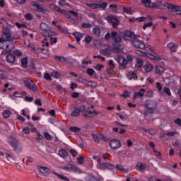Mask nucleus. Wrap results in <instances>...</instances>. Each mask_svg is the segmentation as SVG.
Here are the masks:
<instances>
[{
  "mask_svg": "<svg viewBox=\"0 0 181 181\" xmlns=\"http://www.w3.org/2000/svg\"><path fill=\"white\" fill-rule=\"evenodd\" d=\"M108 66H109V67L114 69L115 67V64L114 63V60L110 59L108 61Z\"/></svg>",
  "mask_w": 181,
  "mask_h": 181,
  "instance_id": "nucleus-59",
  "label": "nucleus"
},
{
  "mask_svg": "<svg viewBox=\"0 0 181 181\" xmlns=\"http://www.w3.org/2000/svg\"><path fill=\"white\" fill-rule=\"evenodd\" d=\"M116 169H117V170H120V172H127V170L124 169V168H122V165L119 164L116 165Z\"/></svg>",
  "mask_w": 181,
  "mask_h": 181,
  "instance_id": "nucleus-52",
  "label": "nucleus"
},
{
  "mask_svg": "<svg viewBox=\"0 0 181 181\" xmlns=\"http://www.w3.org/2000/svg\"><path fill=\"white\" fill-rule=\"evenodd\" d=\"M39 171L41 173H49V172H50V169H49V168L47 167L41 166V167H39Z\"/></svg>",
  "mask_w": 181,
  "mask_h": 181,
  "instance_id": "nucleus-33",
  "label": "nucleus"
},
{
  "mask_svg": "<svg viewBox=\"0 0 181 181\" xmlns=\"http://www.w3.org/2000/svg\"><path fill=\"white\" fill-rule=\"evenodd\" d=\"M86 112V106L81 105L79 107H75L74 110L71 112V117H78L80 115V112Z\"/></svg>",
  "mask_w": 181,
  "mask_h": 181,
  "instance_id": "nucleus-11",
  "label": "nucleus"
},
{
  "mask_svg": "<svg viewBox=\"0 0 181 181\" xmlns=\"http://www.w3.org/2000/svg\"><path fill=\"white\" fill-rule=\"evenodd\" d=\"M59 155L60 156V158H67V156H69V153H67V151L64 149H61L59 151Z\"/></svg>",
  "mask_w": 181,
  "mask_h": 181,
  "instance_id": "nucleus-30",
  "label": "nucleus"
},
{
  "mask_svg": "<svg viewBox=\"0 0 181 181\" xmlns=\"http://www.w3.org/2000/svg\"><path fill=\"white\" fill-rule=\"evenodd\" d=\"M91 40H93V38L91 37V36H90V35H86V36L85 37L84 42H85V43H86V45L90 44V42H91Z\"/></svg>",
  "mask_w": 181,
  "mask_h": 181,
  "instance_id": "nucleus-45",
  "label": "nucleus"
},
{
  "mask_svg": "<svg viewBox=\"0 0 181 181\" xmlns=\"http://www.w3.org/2000/svg\"><path fill=\"white\" fill-rule=\"evenodd\" d=\"M23 82L25 83L26 87H28V90H30L31 91H37V86H36V85L32 83V81L25 78L23 79Z\"/></svg>",
  "mask_w": 181,
  "mask_h": 181,
  "instance_id": "nucleus-12",
  "label": "nucleus"
},
{
  "mask_svg": "<svg viewBox=\"0 0 181 181\" xmlns=\"http://www.w3.org/2000/svg\"><path fill=\"white\" fill-rule=\"evenodd\" d=\"M156 88H157L158 92L160 95H163V94H166L168 97L172 95V92H170V89L169 88L164 87L162 90V84H160V82L156 83Z\"/></svg>",
  "mask_w": 181,
  "mask_h": 181,
  "instance_id": "nucleus-3",
  "label": "nucleus"
},
{
  "mask_svg": "<svg viewBox=\"0 0 181 181\" xmlns=\"http://www.w3.org/2000/svg\"><path fill=\"white\" fill-rule=\"evenodd\" d=\"M30 6H33L34 8H35L37 12H41L42 13H45L46 15L49 13V11L42 8V6L39 5V4L36 2L31 3Z\"/></svg>",
  "mask_w": 181,
  "mask_h": 181,
  "instance_id": "nucleus-18",
  "label": "nucleus"
},
{
  "mask_svg": "<svg viewBox=\"0 0 181 181\" xmlns=\"http://www.w3.org/2000/svg\"><path fill=\"white\" fill-rule=\"evenodd\" d=\"M107 21L112 23L113 28H117L119 23V21L115 16H109L107 17Z\"/></svg>",
  "mask_w": 181,
  "mask_h": 181,
  "instance_id": "nucleus-19",
  "label": "nucleus"
},
{
  "mask_svg": "<svg viewBox=\"0 0 181 181\" xmlns=\"http://www.w3.org/2000/svg\"><path fill=\"white\" fill-rule=\"evenodd\" d=\"M163 6L169 9V11H171V12H175L176 15H181V6H175L169 3H165Z\"/></svg>",
  "mask_w": 181,
  "mask_h": 181,
  "instance_id": "nucleus-6",
  "label": "nucleus"
},
{
  "mask_svg": "<svg viewBox=\"0 0 181 181\" xmlns=\"http://www.w3.org/2000/svg\"><path fill=\"white\" fill-rule=\"evenodd\" d=\"M167 47L169 48L170 52H176V50H177V45L173 42L167 44Z\"/></svg>",
  "mask_w": 181,
  "mask_h": 181,
  "instance_id": "nucleus-23",
  "label": "nucleus"
},
{
  "mask_svg": "<svg viewBox=\"0 0 181 181\" xmlns=\"http://www.w3.org/2000/svg\"><path fill=\"white\" fill-rule=\"evenodd\" d=\"M88 8L90 9H99V4H86Z\"/></svg>",
  "mask_w": 181,
  "mask_h": 181,
  "instance_id": "nucleus-38",
  "label": "nucleus"
},
{
  "mask_svg": "<svg viewBox=\"0 0 181 181\" xmlns=\"http://www.w3.org/2000/svg\"><path fill=\"white\" fill-rule=\"evenodd\" d=\"M13 53L16 54V56H22L23 54L22 51L19 49L14 50Z\"/></svg>",
  "mask_w": 181,
  "mask_h": 181,
  "instance_id": "nucleus-63",
  "label": "nucleus"
},
{
  "mask_svg": "<svg viewBox=\"0 0 181 181\" xmlns=\"http://www.w3.org/2000/svg\"><path fill=\"white\" fill-rule=\"evenodd\" d=\"M7 77L6 72L0 69V78H6Z\"/></svg>",
  "mask_w": 181,
  "mask_h": 181,
  "instance_id": "nucleus-48",
  "label": "nucleus"
},
{
  "mask_svg": "<svg viewBox=\"0 0 181 181\" xmlns=\"http://www.w3.org/2000/svg\"><path fill=\"white\" fill-rule=\"evenodd\" d=\"M145 95V93H142V92H134L133 95V100H135L136 98H142Z\"/></svg>",
  "mask_w": 181,
  "mask_h": 181,
  "instance_id": "nucleus-32",
  "label": "nucleus"
},
{
  "mask_svg": "<svg viewBox=\"0 0 181 181\" xmlns=\"http://www.w3.org/2000/svg\"><path fill=\"white\" fill-rule=\"evenodd\" d=\"M103 177H98L95 178V177L94 176H92L90 180V181H103Z\"/></svg>",
  "mask_w": 181,
  "mask_h": 181,
  "instance_id": "nucleus-57",
  "label": "nucleus"
},
{
  "mask_svg": "<svg viewBox=\"0 0 181 181\" xmlns=\"http://www.w3.org/2000/svg\"><path fill=\"white\" fill-rule=\"evenodd\" d=\"M86 112L90 114V115H97V111L94 109H86Z\"/></svg>",
  "mask_w": 181,
  "mask_h": 181,
  "instance_id": "nucleus-43",
  "label": "nucleus"
},
{
  "mask_svg": "<svg viewBox=\"0 0 181 181\" xmlns=\"http://www.w3.org/2000/svg\"><path fill=\"white\" fill-rule=\"evenodd\" d=\"M50 9H52L53 11H56L57 12H59V13H64L66 18L67 19H70V21H73L74 22V18H71V16L70 15V13L64 11L63 10L60 9V8L57 7V6L54 4L49 5Z\"/></svg>",
  "mask_w": 181,
  "mask_h": 181,
  "instance_id": "nucleus-8",
  "label": "nucleus"
},
{
  "mask_svg": "<svg viewBox=\"0 0 181 181\" xmlns=\"http://www.w3.org/2000/svg\"><path fill=\"white\" fill-rule=\"evenodd\" d=\"M136 54L139 56H143L144 57H148V59H151L152 60H160V56L159 54H156V55H153L149 52H142L141 50H136Z\"/></svg>",
  "mask_w": 181,
  "mask_h": 181,
  "instance_id": "nucleus-4",
  "label": "nucleus"
},
{
  "mask_svg": "<svg viewBox=\"0 0 181 181\" xmlns=\"http://www.w3.org/2000/svg\"><path fill=\"white\" fill-rule=\"evenodd\" d=\"M19 37H11V35L8 33H3L1 37L0 38V49L6 50V52H11L9 49V45L11 44V40H16Z\"/></svg>",
  "mask_w": 181,
  "mask_h": 181,
  "instance_id": "nucleus-1",
  "label": "nucleus"
},
{
  "mask_svg": "<svg viewBox=\"0 0 181 181\" xmlns=\"http://www.w3.org/2000/svg\"><path fill=\"white\" fill-rule=\"evenodd\" d=\"M144 66V61L141 58H137L136 66H137L139 69H141Z\"/></svg>",
  "mask_w": 181,
  "mask_h": 181,
  "instance_id": "nucleus-35",
  "label": "nucleus"
},
{
  "mask_svg": "<svg viewBox=\"0 0 181 181\" xmlns=\"http://www.w3.org/2000/svg\"><path fill=\"white\" fill-rule=\"evenodd\" d=\"M136 37V35H135V33L128 30H125L123 34V39H124V40H129V39H135Z\"/></svg>",
  "mask_w": 181,
  "mask_h": 181,
  "instance_id": "nucleus-16",
  "label": "nucleus"
},
{
  "mask_svg": "<svg viewBox=\"0 0 181 181\" xmlns=\"http://www.w3.org/2000/svg\"><path fill=\"white\" fill-rule=\"evenodd\" d=\"M141 2L147 8H158V6L162 5L161 3H152L151 0H141Z\"/></svg>",
  "mask_w": 181,
  "mask_h": 181,
  "instance_id": "nucleus-9",
  "label": "nucleus"
},
{
  "mask_svg": "<svg viewBox=\"0 0 181 181\" xmlns=\"http://www.w3.org/2000/svg\"><path fill=\"white\" fill-rule=\"evenodd\" d=\"M11 146L13 148L15 152H18V153L22 152V149H23L22 144L18 140L13 139L11 144Z\"/></svg>",
  "mask_w": 181,
  "mask_h": 181,
  "instance_id": "nucleus-13",
  "label": "nucleus"
},
{
  "mask_svg": "<svg viewBox=\"0 0 181 181\" xmlns=\"http://www.w3.org/2000/svg\"><path fill=\"white\" fill-rule=\"evenodd\" d=\"M144 69L146 71V73H151L152 70H153V66H152V64L151 62H146Z\"/></svg>",
  "mask_w": 181,
  "mask_h": 181,
  "instance_id": "nucleus-21",
  "label": "nucleus"
},
{
  "mask_svg": "<svg viewBox=\"0 0 181 181\" xmlns=\"http://www.w3.org/2000/svg\"><path fill=\"white\" fill-rule=\"evenodd\" d=\"M2 114H3L4 118L6 119V118H9V117H11V115L12 113L9 110H4Z\"/></svg>",
  "mask_w": 181,
  "mask_h": 181,
  "instance_id": "nucleus-39",
  "label": "nucleus"
},
{
  "mask_svg": "<svg viewBox=\"0 0 181 181\" xmlns=\"http://www.w3.org/2000/svg\"><path fill=\"white\" fill-rule=\"evenodd\" d=\"M175 124H176V125H178V127H181V119L180 118H177L174 120Z\"/></svg>",
  "mask_w": 181,
  "mask_h": 181,
  "instance_id": "nucleus-64",
  "label": "nucleus"
},
{
  "mask_svg": "<svg viewBox=\"0 0 181 181\" xmlns=\"http://www.w3.org/2000/svg\"><path fill=\"white\" fill-rule=\"evenodd\" d=\"M116 62H117V63H119V70H124V69H127V66L128 64V60H127V58H125L122 55H119L116 58Z\"/></svg>",
  "mask_w": 181,
  "mask_h": 181,
  "instance_id": "nucleus-5",
  "label": "nucleus"
},
{
  "mask_svg": "<svg viewBox=\"0 0 181 181\" xmlns=\"http://www.w3.org/2000/svg\"><path fill=\"white\" fill-rule=\"evenodd\" d=\"M129 95H131V93H129V91L124 90V93L122 95V97H123V98H128V97H129Z\"/></svg>",
  "mask_w": 181,
  "mask_h": 181,
  "instance_id": "nucleus-49",
  "label": "nucleus"
},
{
  "mask_svg": "<svg viewBox=\"0 0 181 181\" xmlns=\"http://www.w3.org/2000/svg\"><path fill=\"white\" fill-rule=\"evenodd\" d=\"M146 97H148V98H153V91L148 90L146 93Z\"/></svg>",
  "mask_w": 181,
  "mask_h": 181,
  "instance_id": "nucleus-53",
  "label": "nucleus"
},
{
  "mask_svg": "<svg viewBox=\"0 0 181 181\" xmlns=\"http://www.w3.org/2000/svg\"><path fill=\"white\" fill-rule=\"evenodd\" d=\"M62 169L64 170H66V172H70L74 173H80L81 172V170H80V168H77V166L73 164H66V165L62 167Z\"/></svg>",
  "mask_w": 181,
  "mask_h": 181,
  "instance_id": "nucleus-7",
  "label": "nucleus"
},
{
  "mask_svg": "<svg viewBox=\"0 0 181 181\" xmlns=\"http://www.w3.org/2000/svg\"><path fill=\"white\" fill-rule=\"evenodd\" d=\"M55 59L58 60V62H61L62 63H66L67 62V59L64 57L56 56Z\"/></svg>",
  "mask_w": 181,
  "mask_h": 181,
  "instance_id": "nucleus-40",
  "label": "nucleus"
},
{
  "mask_svg": "<svg viewBox=\"0 0 181 181\" xmlns=\"http://www.w3.org/2000/svg\"><path fill=\"white\" fill-rule=\"evenodd\" d=\"M21 64H22V66H23V67H26V66H28V59L23 58L21 59Z\"/></svg>",
  "mask_w": 181,
  "mask_h": 181,
  "instance_id": "nucleus-54",
  "label": "nucleus"
},
{
  "mask_svg": "<svg viewBox=\"0 0 181 181\" xmlns=\"http://www.w3.org/2000/svg\"><path fill=\"white\" fill-rule=\"evenodd\" d=\"M164 72H165V68L163 66H157L156 67V74H159L160 76V75L163 74Z\"/></svg>",
  "mask_w": 181,
  "mask_h": 181,
  "instance_id": "nucleus-26",
  "label": "nucleus"
},
{
  "mask_svg": "<svg viewBox=\"0 0 181 181\" xmlns=\"http://www.w3.org/2000/svg\"><path fill=\"white\" fill-rule=\"evenodd\" d=\"M53 173H54V175H55V176H57V177H59V179H61L62 180L70 181L69 177L63 175L62 174H59V173H56V172H53Z\"/></svg>",
  "mask_w": 181,
  "mask_h": 181,
  "instance_id": "nucleus-27",
  "label": "nucleus"
},
{
  "mask_svg": "<svg viewBox=\"0 0 181 181\" xmlns=\"http://www.w3.org/2000/svg\"><path fill=\"white\" fill-rule=\"evenodd\" d=\"M44 136L47 139V141H52V135H50V134L48 132H45Z\"/></svg>",
  "mask_w": 181,
  "mask_h": 181,
  "instance_id": "nucleus-56",
  "label": "nucleus"
},
{
  "mask_svg": "<svg viewBox=\"0 0 181 181\" xmlns=\"http://www.w3.org/2000/svg\"><path fill=\"white\" fill-rule=\"evenodd\" d=\"M44 78H45V80H52V76L50 74H49L48 73H45Z\"/></svg>",
  "mask_w": 181,
  "mask_h": 181,
  "instance_id": "nucleus-62",
  "label": "nucleus"
},
{
  "mask_svg": "<svg viewBox=\"0 0 181 181\" xmlns=\"http://www.w3.org/2000/svg\"><path fill=\"white\" fill-rule=\"evenodd\" d=\"M151 26H153V28H155V25H153V23H152V21H150L148 23H146L144 25H143V29L144 30H145L146 29V28H151Z\"/></svg>",
  "mask_w": 181,
  "mask_h": 181,
  "instance_id": "nucleus-42",
  "label": "nucleus"
},
{
  "mask_svg": "<svg viewBox=\"0 0 181 181\" xmlns=\"http://www.w3.org/2000/svg\"><path fill=\"white\" fill-rule=\"evenodd\" d=\"M127 77L129 80H135L136 78V74L132 71L129 72Z\"/></svg>",
  "mask_w": 181,
  "mask_h": 181,
  "instance_id": "nucleus-37",
  "label": "nucleus"
},
{
  "mask_svg": "<svg viewBox=\"0 0 181 181\" xmlns=\"http://www.w3.org/2000/svg\"><path fill=\"white\" fill-rule=\"evenodd\" d=\"M12 100H16V98H22V94L18 92H14L13 95L11 96Z\"/></svg>",
  "mask_w": 181,
  "mask_h": 181,
  "instance_id": "nucleus-41",
  "label": "nucleus"
},
{
  "mask_svg": "<svg viewBox=\"0 0 181 181\" xmlns=\"http://www.w3.org/2000/svg\"><path fill=\"white\" fill-rule=\"evenodd\" d=\"M5 158L6 159H7V160H8V162H12V160H15V158L9 154H6Z\"/></svg>",
  "mask_w": 181,
  "mask_h": 181,
  "instance_id": "nucleus-51",
  "label": "nucleus"
},
{
  "mask_svg": "<svg viewBox=\"0 0 181 181\" xmlns=\"http://www.w3.org/2000/svg\"><path fill=\"white\" fill-rule=\"evenodd\" d=\"M74 36L76 40V42H80L82 38L84 37V33H78V32H75L74 33Z\"/></svg>",
  "mask_w": 181,
  "mask_h": 181,
  "instance_id": "nucleus-24",
  "label": "nucleus"
},
{
  "mask_svg": "<svg viewBox=\"0 0 181 181\" xmlns=\"http://www.w3.org/2000/svg\"><path fill=\"white\" fill-rule=\"evenodd\" d=\"M165 135H168V136H179V133H177V132H170L166 133Z\"/></svg>",
  "mask_w": 181,
  "mask_h": 181,
  "instance_id": "nucleus-46",
  "label": "nucleus"
},
{
  "mask_svg": "<svg viewBox=\"0 0 181 181\" xmlns=\"http://www.w3.org/2000/svg\"><path fill=\"white\" fill-rule=\"evenodd\" d=\"M51 75L52 77H54V78H59V77H60V74L56 71H53L51 73Z\"/></svg>",
  "mask_w": 181,
  "mask_h": 181,
  "instance_id": "nucleus-47",
  "label": "nucleus"
},
{
  "mask_svg": "<svg viewBox=\"0 0 181 181\" xmlns=\"http://www.w3.org/2000/svg\"><path fill=\"white\" fill-rule=\"evenodd\" d=\"M93 33L95 35V36H100L101 34V30L98 27H95L93 28Z\"/></svg>",
  "mask_w": 181,
  "mask_h": 181,
  "instance_id": "nucleus-34",
  "label": "nucleus"
},
{
  "mask_svg": "<svg viewBox=\"0 0 181 181\" xmlns=\"http://www.w3.org/2000/svg\"><path fill=\"white\" fill-rule=\"evenodd\" d=\"M109 146L111 148V149L115 151V149L121 148V141H119V140L117 139H113L109 143Z\"/></svg>",
  "mask_w": 181,
  "mask_h": 181,
  "instance_id": "nucleus-17",
  "label": "nucleus"
},
{
  "mask_svg": "<svg viewBox=\"0 0 181 181\" xmlns=\"http://www.w3.org/2000/svg\"><path fill=\"white\" fill-rule=\"evenodd\" d=\"M173 145L175 146V148H180V141L176 140L175 141L173 142Z\"/></svg>",
  "mask_w": 181,
  "mask_h": 181,
  "instance_id": "nucleus-55",
  "label": "nucleus"
},
{
  "mask_svg": "<svg viewBox=\"0 0 181 181\" xmlns=\"http://www.w3.org/2000/svg\"><path fill=\"white\" fill-rule=\"evenodd\" d=\"M6 60L8 63H13V62L16 60V57L13 54H8L6 57Z\"/></svg>",
  "mask_w": 181,
  "mask_h": 181,
  "instance_id": "nucleus-31",
  "label": "nucleus"
},
{
  "mask_svg": "<svg viewBox=\"0 0 181 181\" xmlns=\"http://www.w3.org/2000/svg\"><path fill=\"white\" fill-rule=\"evenodd\" d=\"M70 131L71 132H74L75 134H76L77 132H80V129H78V127H70Z\"/></svg>",
  "mask_w": 181,
  "mask_h": 181,
  "instance_id": "nucleus-50",
  "label": "nucleus"
},
{
  "mask_svg": "<svg viewBox=\"0 0 181 181\" xmlns=\"http://www.w3.org/2000/svg\"><path fill=\"white\" fill-rule=\"evenodd\" d=\"M132 46H134V47H136V49H145L146 46H145V43H144V42L141 41V40H134L132 42Z\"/></svg>",
  "mask_w": 181,
  "mask_h": 181,
  "instance_id": "nucleus-14",
  "label": "nucleus"
},
{
  "mask_svg": "<svg viewBox=\"0 0 181 181\" xmlns=\"http://www.w3.org/2000/svg\"><path fill=\"white\" fill-rule=\"evenodd\" d=\"M111 53H112V47L109 45H105V49L100 50V54L107 57L111 56Z\"/></svg>",
  "mask_w": 181,
  "mask_h": 181,
  "instance_id": "nucleus-15",
  "label": "nucleus"
},
{
  "mask_svg": "<svg viewBox=\"0 0 181 181\" xmlns=\"http://www.w3.org/2000/svg\"><path fill=\"white\" fill-rule=\"evenodd\" d=\"M165 77L170 81L169 84H170V83H175V79L173 78V74H172V72H170V74L165 73Z\"/></svg>",
  "mask_w": 181,
  "mask_h": 181,
  "instance_id": "nucleus-29",
  "label": "nucleus"
},
{
  "mask_svg": "<svg viewBox=\"0 0 181 181\" xmlns=\"http://www.w3.org/2000/svg\"><path fill=\"white\" fill-rule=\"evenodd\" d=\"M97 168L101 170H105V169H114V165L110 163H101V161L97 164Z\"/></svg>",
  "mask_w": 181,
  "mask_h": 181,
  "instance_id": "nucleus-10",
  "label": "nucleus"
},
{
  "mask_svg": "<svg viewBox=\"0 0 181 181\" xmlns=\"http://www.w3.org/2000/svg\"><path fill=\"white\" fill-rule=\"evenodd\" d=\"M40 29L42 30V35L45 36V37H50V36H53L54 33L50 29V27L46 23H41L40 25Z\"/></svg>",
  "mask_w": 181,
  "mask_h": 181,
  "instance_id": "nucleus-2",
  "label": "nucleus"
},
{
  "mask_svg": "<svg viewBox=\"0 0 181 181\" xmlns=\"http://www.w3.org/2000/svg\"><path fill=\"white\" fill-rule=\"evenodd\" d=\"M146 105L148 107V108H150V110H155V107H156V103L153 100H146Z\"/></svg>",
  "mask_w": 181,
  "mask_h": 181,
  "instance_id": "nucleus-22",
  "label": "nucleus"
},
{
  "mask_svg": "<svg viewBox=\"0 0 181 181\" xmlns=\"http://www.w3.org/2000/svg\"><path fill=\"white\" fill-rule=\"evenodd\" d=\"M107 6H108L107 3H102L99 4V8H101V9H105V8H107Z\"/></svg>",
  "mask_w": 181,
  "mask_h": 181,
  "instance_id": "nucleus-61",
  "label": "nucleus"
},
{
  "mask_svg": "<svg viewBox=\"0 0 181 181\" xmlns=\"http://www.w3.org/2000/svg\"><path fill=\"white\" fill-rule=\"evenodd\" d=\"M146 49L147 52H151V53L153 54V56H156V54H158V53H156V52L155 51V48L151 45H148L146 47Z\"/></svg>",
  "mask_w": 181,
  "mask_h": 181,
  "instance_id": "nucleus-28",
  "label": "nucleus"
},
{
  "mask_svg": "<svg viewBox=\"0 0 181 181\" xmlns=\"http://www.w3.org/2000/svg\"><path fill=\"white\" fill-rule=\"evenodd\" d=\"M146 168H148L146 163H138L136 165V170H139V172H144Z\"/></svg>",
  "mask_w": 181,
  "mask_h": 181,
  "instance_id": "nucleus-20",
  "label": "nucleus"
},
{
  "mask_svg": "<svg viewBox=\"0 0 181 181\" xmlns=\"http://www.w3.org/2000/svg\"><path fill=\"white\" fill-rule=\"evenodd\" d=\"M88 74H89V76H93V74H94V73L95 72L94 71V69H91V68H88L87 70H86Z\"/></svg>",
  "mask_w": 181,
  "mask_h": 181,
  "instance_id": "nucleus-60",
  "label": "nucleus"
},
{
  "mask_svg": "<svg viewBox=\"0 0 181 181\" xmlns=\"http://www.w3.org/2000/svg\"><path fill=\"white\" fill-rule=\"evenodd\" d=\"M16 26L19 29H22V28H26V24L25 23H16Z\"/></svg>",
  "mask_w": 181,
  "mask_h": 181,
  "instance_id": "nucleus-58",
  "label": "nucleus"
},
{
  "mask_svg": "<svg viewBox=\"0 0 181 181\" xmlns=\"http://www.w3.org/2000/svg\"><path fill=\"white\" fill-rule=\"evenodd\" d=\"M112 50L115 53H121V52H122V48L121 47V45H117L113 47Z\"/></svg>",
  "mask_w": 181,
  "mask_h": 181,
  "instance_id": "nucleus-36",
  "label": "nucleus"
},
{
  "mask_svg": "<svg viewBox=\"0 0 181 181\" xmlns=\"http://www.w3.org/2000/svg\"><path fill=\"white\" fill-rule=\"evenodd\" d=\"M147 19L151 21L153 20V18L151 16H146V17H139L136 18V21H138V22H145Z\"/></svg>",
  "mask_w": 181,
  "mask_h": 181,
  "instance_id": "nucleus-25",
  "label": "nucleus"
},
{
  "mask_svg": "<svg viewBox=\"0 0 181 181\" xmlns=\"http://www.w3.org/2000/svg\"><path fill=\"white\" fill-rule=\"evenodd\" d=\"M24 18L26 21H33V16L30 13L25 14Z\"/></svg>",
  "mask_w": 181,
  "mask_h": 181,
  "instance_id": "nucleus-44",
  "label": "nucleus"
}]
</instances>
